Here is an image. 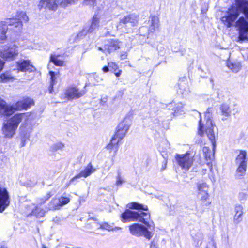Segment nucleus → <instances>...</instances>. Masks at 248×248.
I'll return each instance as SVG.
<instances>
[{
    "mask_svg": "<svg viewBox=\"0 0 248 248\" xmlns=\"http://www.w3.org/2000/svg\"><path fill=\"white\" fill-rule=\"evenodd\" d=\"M212 108H208L205 113V120L206 123L205 126L202 123V120H200L199 127L198 133L201 136H204L205 134L212 145V150H211L208 147H204L202 151L204 153L205 158L207 160H211L214 158V150L216 147V135L214 131L215 125L212 123Z\"/></svg>",
    "mask_w": 248,
    "mask_h": 248,
    "instance_id": "1",
    "label": "nucleus"
},
{
    "mask_svg": "<svg viewBox=\"0 0 248 248\" xmlns=\"http://www.w3.org/2000/svg\"><path fill=\"white\" fill-rule=\"evenodd\" d=\"M34 119L33 115L30 112L16 114L6 123H4L2 128L3 134L6 137L11 138L14 135L15 131L21 122L23 121V123H30Z\"/></svg>",
    "mask_w": 248,
    "mask_h": 248,
    "instance_id": "2",
    "label": "nucleus"
},
{
    "mask_svg": "<svg viewBox=\"0 0 248 248\" xmlns=\"http://www.w3.org/2000/svg\"><path fill=\"white\" fill-rule=\"evenodd\" d=\"M128 206L130 209H135L138 211H131L129 209L126 210L121 215L122 221L123 222L135 221H144V217H150L149 213L141 211H147V206L136 202H132L129 204Z\"/></svg>",
    "mask_w": 248,
    "mask_h": 248,
    "instance_id": "3",
    "label": "nucleus"
},
{
    "mask_svg": "<svg viewBox=\"0 0 248 248\" xmlns=\"http://www.w3.org/2000/svg\"><path fill=\"white\" fill-rule=\"evenodd\" d=\"M148 217H144V221H140L144 223L145 225L139 223H134L129 226L130 233L137 237L144 236L146 239L150 240L153 235L151 231L153 230L155 225L153 222H149L146 221Z\"/></svg>",
    "mask_w": 248,
    "mask_h": 248,
    "instance_id": "4",
    "label": "nucleus"
},
{
    "mask_svg": "<svg viewBox=\"0 0 248 248\" xmlns=\"http://www.w3.org/2000/svg\"><path fill=\"white\" fill-rule=\"evenodd\" d=\"M131 124V119L129 115H126L120 122L117 127L115 134L108 145V148L118 144L121 140L125 136Z\"/></svg>",
    "mask_w": 248,
    "mask_h": 248,
    "instance_id": "5",
    "label": "nucleus"
},
{
    "mask_svg": "<svg viewBox=\"0 0 248 248\" xmlns=\"http://www.w3.org/2000/svg\"><path fill=\"white\" fill-rule=\"evenodd\" d=\"M240 13H243V12L241 11L237 3V0H236L235 5L232 6L225 13L221 20L225 25L230 27L233 24Z\"/></svg>",
    "mask_w": 248,
    "mask_h": 248,
    "instance_id": "6",
    "label": "nucleus"
},
{
    "mask_svg": "<svg viewBox=\"0 0 248 248\" xmlns=\"http://www.w3.org/2000/svg\"><path fill=\"white\" fill-rule=\"evenodd\" d=\"M18 46L15 44L11 43L0 46V55L1 57L13 60L18 55Z\"/></svg>",
    "mask_w": 248,
    "mask_h": 248,
    "instance_id": "7",
    "label": "nucleus"
},
{
    "mask_svg": "<svg viewBox=\"0 0 248 248\" xmlns=\"http://www.w3.org/2000/svg\"><path fill=\"white\" fill-rule=\"evenodd\" d=\"M7 26H13L17 29L20 32L22 30V25L20 22H14L10 19H5L0 22V43H4L7 38L6 33L8 30Z\"/></svg>",
    "mask_w": 248,
    "mask_h": 248,
    "instance_id": "8",
    "label": "nucleus"
},
{
    "mask_svg": "<svg viewBox=\"0 0 248 248\" xmlns=\"http://www.w3.org/2000/svg\"><path fill=\"white\" fill-rule=\"evenodd\" d=\"M175 158L179 166L185 171L188 170L193 163V157L188 153L177 154Z\"/></svg>",
    "mask_w": 248,
    "mask_h": 248,
    "instance_id": "9",
    "label": "nucleus"
},
{
    "mask_svg": "<svg viewBox=\"0 0 248 248\" xmlns=\"http://www.w3.org/2000/svg\"><path fill=\"white\" fill-rule=\"evenodd\" d=\"M235 26L239 31V38L240 40L243 41L247 39V32H248V22L243 17H241L236 22Z\"/></svg>",
    "mask_w": 248,
    "mask_h": 248,
    "instance_id": "10",
    "label": "nucleus"
},
{
    "mask_svg": "<svg viewBox=\"0 0 248 248\" xmlns=\"http://www.w3.org/2000/svg\"><path fill=\"white\" fill-rule=\"evenodd\" d=\"M31 122L30 123H23L20 127L21 131V146H24L26 144V140L30 137V134L32 130Z\"/></svg>",
    "mask_w": 248,
    "mask_h": 248,
    "instance_id": "11",
    "label": "nucleus"
},
{
    "mask_svg": "<svg viewBox=\"0 0 248 248\" xmlns=\"http://www.w3.org/2000/svg\"><path fill=\"white\" fill-rule=\"evenodd\" d=\"M10 202V196L7 189L0 186V213L3 212Z\"/></svg>",
    "mask_w": 248,
    "mask_h": 248,
    "instance_id": "12",
    "label": "nucleus"
},
{
    "mask_svg": "<svg viewBox=\"0 0 248 248\" xmlns=\"http://www.w3.org/2000/svg\"><path fill=\"white\" fill-rule=\"evenodd\" d=\"M17 69L22 72H32L35 68L31 64L29 60H20L16 62Z\"/></svg>",
    "mask_w": 248,
    "mask_h": 248,
    "instance_id": "13",
    "label": "nucleus"
},
{
    "mask_svg": "<svg viewBox=\"0 0 248 248\" xmlns=\"http://www.w3.org/2000/svg\"><path fill=\"white\" fill-rule=\"evenodd\" d=\"M96 170V169L93 167L91 163H89L81 172L75 176L69 181V184L72 183L74 181L77 179L82 177L86 178L90 176L92 173H93Z\"/></svg>",
    "mask_w": 248,
    "mask_h": 248,
    "instance_id": "14",
    "label": "nucleus"
},
{
    "mask_svg": "<svg viewBox=\"0 0 248 248\" xmlns=\"http://www.w3.org/2000/svg\"><path fill=\"white\" fill-rule=\"evenodd\" d=\"M85 93L83 91H79L76 87H70L66 89L65 95L69 99H77L84 95Z\"/></svg>",
    "mask_w": 248,
    "mask_h": 248,
    "instance_id": "15",
    "label": "nucleus"
},
{
    "mask_svg": "<svg viewBox=\"0 0 248 248\" xmlns=\"http://www.w3.org/2000/svg\"><path fill=\"white\" fill-rule=\"evenodd\" d=\"M138 16L135 15H129L120 18V22L117 25V27L122 26V24H129L132 26H134L138 23Z\"/></svg>",
    "mask_w": 248,
    "mask_h": 248,
    "instance_id": "16",
    "label": "nucleus"
},
{
    "mask_svg": "<svg viewBox=\"0 0 248 248\" xmlns=\"http://www.w3.org/2000/svg\"><path fill=\"white\" fill-rule=\"evenodd\" d=\"M27 213L29 215H33L37 217H43L45 215V212L42 209H40L35 205L33 203H30L26 205Z\"/></svg>",
    "mask_w": 248,
    "mask_h": 248,
    "instance_id": "17",
    "label": "nucleus"
},
{
    "mask_svg": "<svg viewBox=\"0 0 248 248\" xmlns=\"http://www.w3.org/2000/svg\"><path fill=\"white\" fill-rule=\"evenodd\" d=\"M15 110H17L16 108V104L10 106L7 105L5 102L0 103V114L2 115H10L13 114Z\"/></svg>",
    "mask_w": 248,
    "mask_h": 248,
    "instance_id": "18",
    "label": "nucleus"
},
{
    "mask_svg": "<svg viewBox=\"0 0 248 248\" xmlns=\"http://www.w3.org/2000/svg\"><path fill=\"white\" fill-rule=\"evenodd\" d=\"M59 1L58 0H41L39 6L41 8L56 10L57 8Z\"/></svg>",
    "mask_w": 248,
    "mask_h": 248,
    "instance_id": "19",
    "label": "nucleus"
},
{
    "mask_svg": "<svg viewBox=\"0 0 248 248\" xmlns=\"http://www.w3.org/2000/svg\"><path fill=\"white\" fill-rule=\"evenodd\" d=\"M88 222L89 224H92L93 228L94 229L100 228L105 229L109 231L120 229V228L119 227L114 228L112 225L108 224V223H104L102 224H99L93 219H89Z\"/></svg>",
    "mask_w": 248,
    "mask_h": 248,
    "instance_id": "20",
    "label": "nucleus"
},
{
    "mask_svg": "<svg viewBox=\"0 0 248 248\" xmlns=\"http://www.w3.org/2000/svg\"><path fill=\"white\" fill-rule=\"evenodd\" d=\"M34 102L32 99L30 98H25L22 101L17 102L16 104V108L18 110L26 109L33 105Z\"/></svg>",
    "mask_w": 248,
    "mask_h": 248,
    "instance_id": "21",
    "label": "nucleus"
},
{
    "mask_svg": "<svg viewBox=\"0 0 248 248\" xmlns=\"http://www.w3.org/2000/svg\"><path fill=\"white\" fill-rule=\"evenodd\" d=\"M121 45V42L117 40H111L107 45L104 46L105 52L110 53L115 50L119 49Z\"/></svg>",
    "mask_w": 248,
    "mask_h": 248,
    "instance_id": "22",
    "label": "nucleus"
},
{
    "mask_svg": "<svg viewBox=\"0 0 248 248\" xmlns=\"http://www.w3.org/2000/svg\"><path fill=\"white\" fill-rule=\"evenodd\" d=\"M6 19L12 20L14 22H20L22 27H23L22 22H27L29 20L28 17L24 12H18L15 17L7 18Z\"/></svg>",
    "mask_w": 248,
    "mask_h": 248,
    "instance_id": "23",
    "label": "nucleus"
},
{
    "mask_svg": "<svg viewBox=\"0 0 248 248\" xmlns=\"http://www.w3.org/2000/svg\"><path fill=\"white\" fill-rule=\"evenodd\" d=\"M99 20L96 16H93L90 27L85 28L82 31V33L86 34L87 33H91L99 26Z\"/></svg>",
    "mask_w": 248,
    "mask_h": 248,
    "instance_id": "24",
    "label": "nucleus"
},
{
    "mask_svg": "<svg viewBox=\"0 0 248 248\" xmlns=\"http://www.w3.org/2000/svg\"><path fill=\"white\" fill-rule=\"evenodd\" d=\"M237 3L239 5L241 11L248 19V0H237Z\"/></svg>",
    "mask_w": 248,
    "mask_h": 248,
    "instance_id": "25",
    "label": "nucleus"
},
{
    "mask_svg": "<svg viewBox=\"0 0 248 248\" xmlns=\"http://www.w3.org/2000/svg\"><path fill=\"white\" fill-rule=\"evenodd\" d=\"M50 61L58 66H62L64 62V60L62 57L55 54L51 55Z\"/></svg>",
    "mask_w": 248,
    "mask_h": 248,
    "instance_id": "26",
    "label": "nucleus"
},
{
    "mask_svg": "<svg viewBox=\"0 0 248 248\" xmlns=\"http://www.w3.org/2000/svg\"><path fill=\"white\" fill-rule=\"evenodd\" d=\"M246 156L247 152L245 151H240L235 160L236 164H247Z\"/></svg>",
    "mask_w": 248,
    "mask_h": 248,
    "instance_id": "27",
    "label": "nucleus"
},
{
    "mask_svg": "<svg viewBox=\"0 0 248 248\" xmlns=\"http://www.w3.org/2000/svg\"><path fill=\"white\" fill-rule=\"evenodd\" d=\"M192 237L194 244L196 247H199L201 246L203 238V235L202 232H196L192 236Z\"/></svg>",
    "mask_w": 248,
    "mask_h": 248,
    "instance_id": "28",
    "label": "nucleus"
},
{
    "mask_svg": "<svg viewBox=\"0 0 248 248\" xmlns=\"http://www.w3.org/2000/svg\"><path fill=\"white\" fill-rule=\"evenodd\" d=\"M197 193L208 191V185L203 181H199L196 183Z\"/></svg>",
    "mask_w": 248,
    "mask_h": 248,
    "instance_id": "29",
    "label": "nucleus"
},
{
    "mask_svg": "<svg viewBox=\"0 0 248 248\" xmlns=\"http://www.w3.org/2000/svg\"><path fill=\"white\" fill-rule=\"evenodd\" d=\"M220 110L222 115L225 117V118H222L223 120L226 119V117H228L230 115L231 111L228 105H222L220 107Z\"/></svg>",
    "mask_w": 248,
    "mask_h": 248,
    "instance_id": "30",
    "label": "nucleus"
},
{
    "mask_svg": "<svg viewBox=\"0 0 248 248\" xmlns=\"http://www.w3.org/2000/svg\"><path fill=\"white\" fill-rule=\"evenodd\" d=\"M243 214L242 208L241 206L235 207V214L234 216V222L236 223H239L241 220Z\"/></svg>",
    "mask_w": 248,
    "mask_h": 248,
    "instance_id": "31",
    "label": "nucleus"
},
{
    "mask_svg": "<svg viewBox=\"0 0 248 248\" xmlns=\"http://www.w3.org/2000/svg\"><path fill=\"white\" fill-rule=\"evenodd\" d=\"M227 66L234 72H238L241 68L239 62H227Z\"/></svg>",
    "mask_w": 248,
    "mask_h": 248,
    "instance_id": "32",
    "label": "nucleus"
},
{
    "mask_svg": "<svg viewBox=\"0 0 248 248\" xmlns=\"http://www.w3.org/2000/svg\"><path fill=\"white\" fill-rule=\"evenodd\" d=\"M48 209L49 210L59 209L61 207L57 199H53L49 204Z\"/></svg>",
    "mask_w": 248,
    "mask_h": 248,
    "instance_id": "33",
    "label": "nucleus"
},
{
    "mask_svg": "<svg viewBox=\"0 0 248 248\" xmlns=\"http://www.w3.org/2000/svg\"><path fill=\"white\" fill-rule=\"evenodd\" d=\"M125 182V180L121 172L118 170L117 171V174L116 176L115 185L119 186H121Z\"/></svg>",
    "mask_w": 248,
    "mask_h": 248,
    "instance_id": "34",
    "label": "nucleus"
},
{
    "mask_svg": "<svg viewBox=\"0 0 248 248\" xmlns=\"http://www.w3.org/2000/svg\"><path fill=\"white\" fill-rule=\"evenodd\" d=\"M173 110L176 115L182 114L184 112V105L182 103H178L175 104V107L173 108Z\"/></svg>",
    "mask_w": 248,
    "mask_h": 248,
    "instance_id": "35",
    "label": "nucleus"
},
{
    "mask_svg": "<svg viewBox=\"0 0 248 248\" xmlns=\"http://www.w3.org/2000/svg\"><path fill=\"white\" fill-rule=\"evenodd\" d=\"M209 195L208 191H205L202 192H197V197L202 202H205L209 198Z\"/></svg>",
    "mask_w": 248,
    "mask_h": 248,
    "instance_id": "36",
    "label": "nucleus"
},
{
    "mask_svg": "<svg viewBox=\"0 0 248 248\" xmlns=\"http://www.w3.org/2000/svg\"><path fill=\"white\" fill-rule=\"evenodd\" d=\"M159 20L157 17L154 16L151 20V30L155 31L158 28Z\"/></svg>",
    "mask_w": 248,
    "mask_h": 248,
    "instance_id": "37",
    "label": "nucleus"
},
{
    "mask_svg": "<svg viewBox=\"0 0 248 248\" xmlns=\"http://www.w3.org/2000/svg\"><path fill=\"white\" fill-rule=\"evenodd\" d=\"M238 166L236 170L237 175L239 176H243L246 172L247 164L237 165Z\"/></svg>",
    "mask_w": 248,
    "mask_h": 248,
    "instance_id": "38",
    "label": "nucleus"
},
{
    "mask_svg": "<svg viewBox=\"0 0 248 248\" xmlns=\"http://www.w3.org/2000/svg\"><path fill=\"white\" fill-rule=\"evenodd\" d=\"M49 74L51 76V83H50V86L49 88V93H52L53 92V85L55 84V73L54 72L50 71L49 72Z\"/></svg>",
    "mask_w": 248,
    "mask_h": 248,
    "instance_id": "39",
    "label": "nucleus"
},
{
    "mask_svg": "<svg viewBox=\"0 0 248 248\" xmlns=\"http://www.w3.org/2000/svg\"><path fill=\"white\" fill-rule=\"evenodd\" d=\"M59 202H60V204L61 207L62 206L65 205L67 204L69 201L70 199L67 197H61L60 198L58 199Z\"/></svg>",
    "mask_w": 248,
    "mask_h": 248,
    "instance_id": "40",
    "label": "nucleus"
},
{
    "mask_svg": "<svg viewBox=\"0 0 248 248\" xmlns=\"http://www.w3.org/2000/svg\"><path fill=\"white\" fill-rule=\"evenodd\" d=\"M0 78L2 82H7L12 79V78L7 74H1L0 76Z\"/></svg>",
    "mask_w": 248,
    "mask_h": 248,
    "instance_id": "41",
    "label": "nucleus"
},
{
    "mask_svg": "<svg viewBox=\"0 0 248 248\" xmlns=\"http://www.w3.org/2000/svg\"><path fill=\"white\" fill-rule=\"evenodd\" d=\"M51 196L52 195L50 192L48 193L46 196H44L43 198L40 199L39 201H38L39 203H44L46 201L48 200L51 197Z\"/></svg>",
    "mask_w": 248,
    "mask_h": 248,
    "instance_id": "42",
    "label": "nucleus"
},
{
    "mask_svg": "<svg viewBox=\"0 0 248 248\" xmlns=\"http://www.w3.org/2000/svg\"><path fill=\"white\" fill-rule=\"evenodd\" d=\"M34 47L35 44L33 43L32 42H31L30 41H27L26 42L25 48L31 50L34 49Z\"/></svg>",
    "mask_w": 248,
    "mask_h": 248,
    "instance_id": "43",
    "label": "nucleus"
},
{
    "mask_svg": "<svg viewBox=\"0 0 248 248\" xmlns=\"http://www.w3.org/2000/svg\"><path fill=\"white\" fill-rule=\"evenodd\" d=\"M108 66L110 68L114 70L115 71H116V70H117L118 68V65L112 62H111L108 63Z\"/></svg>",
    "mask_w": 248,
    "mask_h": 248,
    "instance_id": "44",
    "label": "nucleus"
},
{
    "mask_svg": "<svg viewBox=\"0 0 248 248\" xmlns=\"http://www.w3.org/2000/svg\"><path fill=\"white\" fill-rule=\"evenodd\" d=\"M248 195V191H245L239 193V197L241 199H245Z\"/></svg>",
    "mask_w": 248,
    "mask_h": 248,
    "instance_id": "45",
    "label": "nucleus"
},
{
    "mask_svg": "<svg viewBox=\"0 0 248 248\" xmlns=\"http://www.w3.org/2000/svg\"><path fill=\"white\" fill-rule=\"evenodd\" d=\"M96 0H85V3L86 4L90 5H93L95 2Z\"/></svg>",
    "mask_w": 248,
    "mask_h": 248,
    "instance_id": "46",
    "label": "nucleus"
},
{
    "mask_svg": "<svg viewBox=\"0 0 248 248\" xmlns=\"http://www.w3.org/2000/svg\"><path fill=\"white\" fill-rule=\"evenodd\" d=\"M167 161L166 160L164 159V160L163 161V162L162 163V167L161 168V170H163L165 169H166V168L167 167Z\"/></svg>",
    "mask_w": 248,
    "mask_h": 248,
    "instance_id": "47",
    "label": "nucleus"
},
{
    "mask_svg": "<svg viewBox=\"0 0 248 248\" xmlns=\"http://www.w3.org/2000/svg\"><path fill=\"white\" fill-rule=\"evenodd\" d=\"M4 63V62L0 58V72L2 70Z\"/></svg>",
    "mask_w": 248,
    "mask_h": 248,
    "instance_id": "48",
    "label": "nucleus"
},
{
    "mask_svg": "<svg viewBox=\"0 0 248 248\" xmlns=\"http://www.w3.org/2000/svg\"><path fill=\"white\" fill-rule=\"evenodd\" d=\"M103 71L104 72H107L109 71V69H108V66H104L103 69H102Z\"/></svg>",
    "mask_w": 248,
    "mask_h": 248,
    "instance_id": "49",
    "label": "nucleus"
},
{
    "mask_svg": "<svg viewBox=\"0 0 248 248\" xmlns=\"http://www.w3.org/2000/svg\"><path fill=\"white\" fill-rule=\"evenodd\" d=\"M122 73V70H119L118 72H115V75L116 77H119Z\"/></svg>",
    "mask_w": 248,
    "mask_h": 248,
    "instance_id": "50",
    "label": "nucleus"
},
{
    "mask_svg": "<svg viewBox=\"0 0 248 248\" xmlns=\"http://www.w3.org/2000/svg\"><path fill=\"white\" fill-rule=\"evenodd\" d=\"M156 248L157 247H156V245L155 243L152 242L151 244V245H150V248Z\"/></svg>",
    "mask_w": 248,
    "mask_h": 248,
    "instance_id": "51",
    "label": "nucleus"
},
{
    "mask_svg": "<svg viewBox=\"0 0 248 248\" xmlns=\"http://www.w3.org/2000/svg\"><path fill=\"white\" fill-rule=\"evenodd\" d=\"M126 55L125 54H122V55H121V58L122 59H124L126 58Z\"/></svg>",
    "mask_w": 248,
    "mask_h": 248,
    "instance_id": "52",
    "label": "nucleus"
},
{
    "mask_svg": "<svg viewBox=\"0 0 248 248\" xmlns=\"http://www.w3.org/2000/svg\"><path fill=\"white\" fill-rule=\"evenodd\" d=\"M107 97H104L101 98V102H106V101H107Z\"/></svg>",
    "mask_w": 248,
    "mask_h": 248,
    "instance_id": "53",
    "label": "nucleus"
},
{
    "mask_svg": "<svg viewBox=\"0 0 248 248\" xmlns=\"http://www.w3.org/2000/svg\"><path fill=\"white\" fill-rule=\"evenodd\" d=\"M42 248H47L45 245L42 246Z\"/></svg>",
    "mask_w": 248,
    "mask_h": 248,
    "instance_id": "54",
    "label": "nucleus"
},
{
    "mask_svg": "<svg viewBox=\"0 0 248 248\" xmlns=\"http://www.w3.org/2000/svg\"><path fill=\"white\" fill-rule=\"evenodd\" d=\"M99 50H101V51H103V49L101 47H99Z\"/></svg>",
    "mask_w": 248,
    "mask_h": 248,
    "instance_id": "55",
    "label": "nucleus"
},
{
    "mask_svg": "<svg viewBox=\"0 0 248 248\" xmlns=\"http://www.w3.org/2000/svg\"><path fill=\"white\" fill-rule=\"evenodd\" d=\"M59 145H60V147H59L60 148H61L62 146H63V145L62 144H60Z\"/></svg>",
    "mask_w": 248,
    "mask_h": 248,
    "instance_id": "56",
    "label": "nucleus"
},
{
    "mask_svg": "<svg viewBox=\"0 0 248 248\" xmlns=\"http://www.w3.org/2000/svg\"><path fill=\"white\" fill-rule=\"evenodd\" d=\"M0 248H6L4 247H1Z\"/></svg>",
    "mask_w": 248,
    "mask_h": 248,
    "instance_id": "57",
    "label": "nucleus"
},
{
    "mask_svg": "<svg viewBox=\"0 0 248 248\" xmlns=\"http://www.w3.org/2000/svg\"><path fill=\"white\" fill-rule=\"evenodd\" d=\"M247 39L248 40V37H247Z\"/></svg>",
    "mask_w": 248,
    "mask_h": 248,
    "instance_id": "58",
    "label": "nucleus"
}]
</instances>
